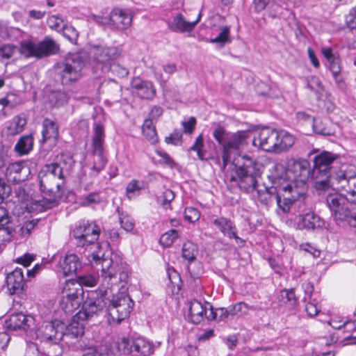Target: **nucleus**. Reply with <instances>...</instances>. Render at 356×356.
<instances>
[{"label": "nucleus", "mask_w": 356, "mask_h": 356, "mask_svg": "<svg viewBox=\"0 0 356 356\" xmlns=\"http://www.w3.org/2000/svg\"><path fill=\"white\" fill-rule=\"evenodd\" d=\"M212 134L221 149L222 170L225 169L232 156L238 155L233 160L236 176H232L229 181L236 182L238 187L247 193L253 191L259 177V164L254 158L247 154H238L248 144L250 131L228 132L225 127L218 124Z\"/></svg>", "instance_id": "f257e3e1"}, {"label": "nucleus", "mask_w": 356, "mask_h": 356, "mask_svg": "<svg viewBox=\"0 0 356 356\" xmlns=\"http://www.w3.org/2000/svg\"><path fill=\"white\" fill-rule=\"evenodd\" d=\"M91 258L92 265H101L103 283L97 290L88 293L81 310L76 314L77 318L81 321L89 320L102 312L107 305L111 287L118 282L127 283L131 274L129 266L117 255L108 257L99 250L91 254Z\"/></svg>", "instance_id": "f03ea898"}, {"label": "nucleus", "mask_w": 356, "mask_h": 356, "mask_svg": "<svg viewBox=\"0 0 356 356\" xmlns=\"http://www.w3.org/2000/svg\"><path fill=\"white\" fill-rule=\"evenodd\" d=\"M318 153L313 159L312 179H315V187L318 190H325L330 186V179L334 173L332 172L333 165L339 156L327 151L314 149L309 155Z\"/></svg>", "instance_id": "7ed1b4c3"}, {"label": "nucleus", "mask_w": 356, "mask_h": 356, "mask_svg": "<svg viewBox=\"0 0 356 356\" xmlns=\"http://www.w3.org/2000/svg\"><path fill=\"white\" fill-rule=\"evenodd\" d=\"M326 202L338 225L346 222L349 226L356 229V204L353 199L340 193L328 194Z\"/></svg>", "instance_id": "20e7f679"}, {"label": "nucleus", "mask_w": 356, "mask_h": 356, "mask_svg": "<svg viewBox=\"0 0 356 356\" xmlns=\"http://www.w3.org/2000/svg\"><path fill=\"white\" fill-rule=\"evenodd\" d=\"M276 189V202L284 213L289 212L291 207L300 209L305 206L306 195L304 187L298 188L291 182H288Z\"/></svg>", "instance_id": "39448f33"}, {"label": "nucleus", "mask_w": 356, "mask_h": 356, "mask_svg": "<svg viewBox=\"0 0 356 356\" xmlns=\"http://www.w3.org/2000/svg\"><path fill=\"white\" fill-rule=\"evenodd\" d=\"M38 177L40 191L44 195L43 200L41 201L40 206L45 210L56 207L62 196L61 188L65 184V180L41 171Z\"/></svg>", "instance_id": "423d86ee"}, {"label": "nucleus", "mask_w": 356, "mask_h": 356, "mask_svg": "<svg viewBox=\"0 0 356 356\" xmlns=\"http://www.w3.org/2000/svg\"><path fill=\"white\" fill-rule=\"evenodd\" d=\"M84 66L85 63L81 56L77 54H73L58 63L54 66V69L57 79L61 83L70 85L81 78Z\"/></svg>", "instance_id": "0eeeda50"}, {"label": "nucleus", "mask_w": 356, "mask_h": 356, "mask_svg": "<svg viewBox=\"0 0 356 356\" xmlns=\"http://www.w3.org/2000/svg\"><path fill=\"white\" fill-rule=\"evenodd\" d=\"M133 306V300L123 293L113 296L111 300L107 296L108 323L110 325L120 323L129 316Z\"/></svg>", "instance_id": "6e6552de"}, {"label": "nucleus", "mask_w": 356, "mask_h": 356, "mask_svg": "<svg viewBox=\"0 0 356 356\" xmlns=\"http://www.w3.org/2000/svg\"><path fill=\"white\" fill-rule=\"evenodd\" d=\"M59 51V45L49 36L37 44L30 41L21 42L19 53L26 58L35 57L42 58L56 54Z\"/></svg>", "instance_id": "1a4fd4ad"}, {"label": "nucleus", "mask_w": 356, "mask_h": 356, "mask_svg": "<svg viewBox=\"0 0 356 356\" xmlns=\"http://www.w3.org/2000/svg\"><path fill=\"white\" fill-rule=\"evenodd\" d=\"M100 228L88 221L79 222L72 230L71 235L77 248H86L93 245L99 238Z\"/></svg>", "instance_id": "9d476101"}, {"label": "nucleus", "mask_w": 356, "mask_h": 356, "mask_svg": "<svg viewBox=\"0 0 356 356\" xmlns=\"http://www.w3.org/2000/svg\"><path fill=\"white\" fill-rule=\"evenodd\" d=\"M5 327L9 331L16 332L19 335H29L35 330V319L22 312L14 313L5 321Z\"/></svg>", "instance_id": "9b49d317"}, {"label": "nucleus", "mask_w": 356, "mask_h": 356, "mask_svg": "<svg viewBox=\"0 0 356 356\" xmlns=\"http://www.w3.org/2000/svg\"><path fill=\"white\" fill-rule=\"evenodd\" d=\"M65 323L54 320L42 325L39 329L37 337L42 343L47 345H57L63 339Z\"/></svg>", "instance_id": "f8f14e48"}, {"label": "nucleus", "mask_w": 356, "mask_h": 356, "mask_svg": "<svg viewBox=\"0 0 356 356\" xmlns=\"http://www.w3.org/2000/svg\"><path fill=\"white\" fill-rule=\"evenodd\" d=\"M330 186L344 191L350 196V199H355L356 174L346 170L336 171L331 177Z\"/></svg>", "instance_id": "ddd939ff"}, {"label": "nucleus", "mask_w": 356, "mask_h": 356, "mask_svg": "<svg viewBox=\"0 0 356 356\" xmlns=\"http://www.w3.org/2000/svg\"><path fill=\"white\" fill-rule=\"evenodd\" d=\"M132 14L129 10L115 8L111 12L108 18H102L99 23L107 24L111 29L124 30L129 28L132 22Z\"/></svg>", "instance_id": "4468645a"}, {"label": "nucleus", "mask_w": 356, "mask_h": 356, "mask_svg": "<svg viewBox=\"0 0 356 356\" xmlns=\"http://www.w3.org/2000/svg\"><path fill=\"white\" fill-rule=\"evenodd\" d=\"M254 145H259L266 152H277L279 144V132L270 127H264L252 140Z\"/></svg>", "instance_id": "2eb2a0df"}, {"label": "nucleus", "mask_w": 356, "mask_h": 356, "mask_svg": "<svg viewBox=\"0 0 356 356\" xmlns=\"http://www.w3.org/2000/svg\"><path fill=\"white\" fill-rule=\"evenodd\" d=\"M298 225L300 229L315 230L323 226V220L314 211L305 210L303 207L298 209Z\"/></svg>", "instance_id": "dca6fc26"}, {"label": "nucleus", "mask_w": 356, "mask_h": 356, "mask_svg": "<svg viewBox=\"0 0 356 356\" xmlns=\"http://www.w3.org/2000/svg\"><path fill=\"white\" fill-rule=\"evenodd\" d=\"M212 223L224 235L229 238H234L236 243L242 245L245 243V241L237 235V228L231 219L222 216L217 217L212 221Z\"/></svg>", "instance_id": "f3484780"}, {"label": "nucleus", "mask_w": 356, "mask_h": 356, "mask_svg": "<svg viewBox=\"0 0 356 356\" xmlns=\"http://www.w3.org/2000/svg\"><path fill=\"white\" fill-rule=\"evenodd\" d=\"M8 290L10 294H19L24 291L25 280L23 269L16 268L6 278Z\"/></svg>", "instance_id": "a211bd4d"}, {"label": "nucleus", "mask_w": 356, "mask_h": 356, "mask_svg": "<svg viewBox=\"0 0 356 356\" xmlns=\"http://www.w3.org/2000/svg\"><path fill=\"white\" fill-rule=\"evenodd\" d=\"M293 174V178L305 184L309 177L312 178V169L310 168L309 162L306 159H298L294 161L291 168L289 170Z\"/></svg>", "instance_id": "6ab92c4d"}, {"label": "nucleus", "mask_w": 356, "mask_h": 356, "mask_svg": "<svg viewBox=\"0 0 356 356\" xmlns=\"http://www.w3.org/2000/svg\"><path fill=\"white\" fill-rule=\"evenodd\" d=\"M30 173L29 168L24 163L9 164L6 175L8 181L19 183L24 181Z\"/></svg>", "instance_id": "aec40b11"}, {"label": "nucleus", "mask_w": 356, "mask_h": 356, "mask_svg": "<svg viewBox=\"0 0 356 356\" xmlns=\"http://www.w3.org/2000/svg\"><path fill=\"white\" fill-rule=\"evenodd\" d=\"M201 18L200 13L195 21L190 22L186 21L181 13H178L174 17L172 22L168 23V28L170 31L177 33H185L193 31Z\"/></svg>", "instance_id": "412c9836"}, {"label": "nucleus", "mask_w": 356, "mask_h": 356, "mask_svg": "<svg viewBox=\"0 0 356 356\" xmlns=\"http://www.w3.org/2000/svg\"><path fill=\"white\" fill-rule=\"evenodd\" d=\"M131 86L141 99H152L156 95V89L152 82L149 81L134 79L131 82Z\"/></svg>", "instance_id": "4be33fe9"}, {"label": "nucleus", "mask_w": 356, "mask_h": 356, "mask_svg": "<svg viewBox=\"0 0 356 356\" xmlns=\"http://www.w3.org/2000/svg\"><path fill=\"white\" fill-rule=\"evenodd\" d=\"M288 177L285 167L282 164L277 163H273L270 170V174L268 175L272 186L275 188L282 186V185L289 182Z\"/></svg>", "instance_id": "5701e85b"}, {"label": "nucleus", "mask_w": 356, "mask_h": 356, "mask_svg": "<svg viewBox=\"0 0 356 356\" xmlns=\"http://www.w3.org/2000/svg\"><path fill=\"white\" fill-rule=\"evenodd\" d=\"M59 266L63 274L65 276H68L76 273L77 270L81 268V262L75 254H70L60 259Z\"/></svg>", "instance_id": "b1692460"}, {"label": "nucleus", "mask_w": 356, "mask_h": 356, "mask_svg": "<svg viewBox=\"0 0 356 356\" xmlns=\"http://www.w3.org/2000/svg\"><path fill=\"white\" fill-rule=\"evenodd\" d=\"M42 142L49 141L55 144L58 137V127L53 120L45 118L42 122Z\"/></svg>", "instance_id": "393cba45"}, {"label": "nucleus", "mask_w": 356, "mask_h": 356, "mask_svg": "<svg viewBox=\"0 0 356 356\" xmlns=\"http://www.w3.org/2000/svg\"><path fill=\"white\" fill-rule=\"evenodd\" d=\"M63 336L61 341L69 346L74 343V340L81 337L83 334V329L79 323L74 322L67 325L65 324V330L63 332Z\"/></svg>", "instance_id": "a878e982"}, {"label": "nucleus", "mask_w": 356, "mask_h": 356, "mask_svg": "<svg viewBox=\"0 0 356 356\" xmlns=\"http://www.w3.org/2000/svg\"><path fill=\"white\" fill-rule=\"evenodd\" d=\"M63 336L61 341L69 346L74 343V340L81 337L83 334V329L79 323L74 322L67 325L65 324V330L63 332Z\"/></svg>", "instance_id": "bb28decb"}, {"label": "nucleus", "mask_w": 356, "mask_h": 356, "mask_svg": "<svg viewBox=\"0 0 356 356\" xmlns=\"http://www.w3.org/2000/svg\"><path fill=\"white\" fill-rule=\"evenodd\" d=\"M63 336L61 341L69 346L74 343V340L81 337L83 334V329L79 323L74 322L67 325L65 324V330L63 332Z\"/></svg>", "instance_id": "cd10ccee"}, {"label": "nucleus", "mask_w": 356, "mask_h": 356, "mask_svg": "<svg viewBox=\"0 0 356 356\" xmlns=\"http://www.w3.org/2000/svg\"><path fill=\"white\" fill-rule=\"evenodd\" d=\"M132 356H149L154 353L152 343L143 338L132 340Z\"/></svg>", "instance_id": "c85d7f7f"}, {"label": "nucleus", "mask_w": 356, "mask_h": 356, "mask_svg": "<svg viewBox=\"0 0 356 356\" xmlns=\"http://www.w3.org/2000/svg\"><path fill=\"white\" fill-rule=\"evenodd\" d=\"M206 302L202 304L196 299L189 302V320L194 324H198L204 319V313L206 312Z\"/></svg>", "instance_id": "c756f323"}, {"label": "nucleus", "mask_w": 356, "mask_h": 356, "mask_svg": "<svg viewBox=\"0 0 356 356\" xmlns=\"http://www.w3.org/2000/svg\"><path fill=\"white\" fill-rule=\"evenodd\" d=\"M118 56V51L116 47H98L94 53L95 59L100 63L106 65L107 63L113 60ZM105 67H107L105 65Z\"/></svg>", "instance_id": "7c9ffc66"}, {"label": "nucleus", "mask_w": 356, "mask_h": 356, "mask_svg": "<svg viewBox=\"0 0 356 356\" xmlns=\"http://www.w3.org/2000/svg\"><path fill=\"white\" fill-rule=\"evenodd\" d=\"M93 165L91 168V176L97 177L103 170L107 163L104 148H92Z\"/></svg>", "instance_id": "2f4dec72"}, {"label": "nucleus", "mask_w": 356, "mask_h": 356, "mask_svg": "<svg viewBox=\"0 0 356 356\" xmlns=\"http://www.w3.org/2000/svg\"><path fill=\"white\" fill-rule=\"evenodd\" d=\"M11 218L9 212L3 207H0V232H6L8 236H11L15 232Z\"/></svg>", "instance_id": "473e14b6"}, {"label": "nucleus", "mask_w": 356, "mask_h": 356, "mask_svg": "<svg viewBox=\"0 0 356 356\" xmlns=\"http://www.w3.org/2000/svg\"><path fill=\"white\" fill-rule=\"evenodd\" d=\"M257 196L261 203L267 205L274 200L276 201L277 189L273 186L265 187L264 189H258Z\"/></svg>", "instance_id": "72a5a7b5"}, {"label": "nucleus", "mask_w": 356, "mask_h": 356, "mask_svg": "<svg viewBox=\"0 0 356 356\" xmlns=\"http://www.w3.org/2000/svg\"><path fill=\"white\" fill-rule=\"evenodd\" d=\"M331 123L328 120H321L319 119H313V129L316 134L322 136H332L334 130L331 127Z\"/></svg>", "instance_id": "f704fd0d"}, {"label": "nucleus", "mask_w": 356, "mask_h": 356, "mask_svg": "<svg viewBox=\"0 0 356 356\" xmlns=\"http://www.w3.org/2000/svg\"><path fill=\"white\" fill-rule=\"evenodd\" d=\"M33 138L31 134L22 136L15 146V151L19 154H28L33 148Z\"/></svg>", "instance_id": "c9c22d12"}, {"label": "nucleus", "mask_w": 356, "mask_h": 356, "mask_svg": "<svg viewBox=\"0 0 356 356\" xmlns=\"http://www.w3.org/2000/svg\"><path fill=\"white\" fill-rule=\"evenodd\" d=\"M197 253V247L195 243L191 241H187L183 244L181 257L183 259L188 261L189 264L196 259Z\"/></svg>", "instance_id": "e433bc0d"}, {"label": "nucleus", "mask_w": 356, "mask_h": 356, "mask_svg": "<svg viewBox=\"0 0 356 356\" xmlns=\"http://www.w3.org/2000/svg\"><path fill=\"white\" fill-rule=\"evenodd\" d=\"M281 300L289 309H294L298 305V298L294 289H282L280 291Z\"/></svg>", "instance_id": "4c0bfd02"}, {"label": "nucleus", "mask_w": 356, "mask_h": 356, "mask_svg": "<svg viewBox=\"0 0 356 356\" xmlns=\"http://www.w3.org/2000/svg\"><path fill=\"white\" fill-rule=\"evenodd\" d=\"M142 131L145 137L152 143L158 141L156 127L151 119H145L142 126Z\"/></svg>", "instance_id": "58836bf2"}, {"label": "nucleus", "mask_w": 356, "mask_h": 356, "mask_svg": "<svg viewBox=\"0 0 356 356\" xmlns=\"http://www.w3.org/2000/svg\"><path fill=\"white\" fill-rule=\"evenodd\" d=\"M104 138L105 133L104 126L100 124L95 123L92 148H104Z\"/></svg>", "instance_id": "ea45409f"}, {"label": "nucleus", "mask_w": 356, "mask_h": 356, "mask_svg": "<svg viewBox=\"0 0 356 356\" xmlns=\"http://www.w3.org/2000/svg\"><path fill=\"white\" fill-rule=\"evenodd\" d=\"M68 101L67 95L62 91H53L48 95V102L51 107H59Z\"/></svg>", "instance_id": "a19ab883"}, {"label": "nucleus", "mask_w": 356, "mask_h": 356, "mask_svg": "<svg viewBox=\"0 0 356 356\" xmlns=\"http://www.w3.org/2000/svg\"><path fill=\"white\" fill-rule=\"evenodd\" d=\"M26 124V120L24 118L20 116L14 117L8 127V134L16 135L21 133Z\"/></svg>", "instance_id": "79ce46f5"}, {"label": "nucleus", "mask_w": 356, "mask_h": 356, "mask_svg": "<svg viewBox=\"0 0 356 356\" xmlns=\"http://www.w3.org/2000/svg\"><path fill=\"white\" fill-rule=\"evenodd\" d=\"M41 172L46 174H50L54 177L63 180H65V176L66 174L63 168L56 162L45 165Z\"/></svg>", "instance_id": "37998d69"}, {"label": "nucleus", "mask_w": 356, "mask_h": 356, "mask_svg": "<svg viewBox=\"0 0 356 356\" xmlns=\"http://www.w3.org/2000/svg\"><path fill=\"white\" fill-rule=\"evenodd\" d=\"M97 283V278L91 274H86L78 276L77 285L79 290L83 291V286L92 287Z\"/></svg>", "instance_id": "c03bdc74"}, {"label": "nucleus", "mask_w": 356, "mask_h": 356, "mask_svg": "<svg viewBox=\"0 0 356 356\" xmlns=\"http://www.w3.org/2000/svg\"><path fill=\"white\" fill-rule=\"evenodd\" d=\"M230 29L229 26H222L221 31L218 35L209 40L211 43L219 44L220 47H223L226 43L230 42L229 38Z\"/></svg>", "instance_id": "a18cd8bd"}, {"label": "nucleus", "mask_w": 356, "mask_h": 356, "mask_svg": "<svg viewBox=\"0 0 356 356\" xmlns=\"http://www.w3.org/2000/svg\"><path fill=\"white\" fill-rule=\"evenodd\" d=\"M295 142V138L293 136L289 133H284L281 138L279 135V144L277 146V151L281 152L284 150H287L289 148L291 147Z\"/></svg>", "instance_id": "49530a36"}, {"label": "nucleus", "mask_w": 356, "mask_h": 356, "mask_svg": "<svg viewBox=\"0 0 356 356\" xmlns=\"http://www.w3.org/2000/svg\"><path fill=\"white\" fill-rule=\"evenodd\" d=\"M178 237L177 230L170 229L161 235L159 243L164 247H170Z\"/></svg>", "instance_id": "de8ad7c7"}, {"label": "nucleus", "mask_w": 356, "mask_h": 356, "mask_svg": "<svg viewBox=\"0 0 356 356\" xmlns=\"http://www.w3.org/2000/svg\"><path fill=\"white\" fill-rule=\"evenodd\" d=\"M190 150L196 152L199 159L201 161L206 160L204 157L206 151L204 149V138L202 134H200L196 138L193 145L190 147Z\"/></svg>", "instance_id": "09e8293b"}, {"label": "nucleus", "mask_w": 356, "mask_h": 356, "mask_svg": "<svg viewBox=\"0 0 356 356\" xmlns=\"http://www.w3.org/2000/svg\"><path fill=\"white\" fill-rule=\"evenodd\" d=\"M156 153L161 157V159L158 161L160 165H166L171 169L177 168L178 164L167 152L161 150H156Z\"/></svg>", "instance_id": "8fccbe9b"}, {"label": "nucleus", "mask_w": 356, "mask_h": 356, "mask_svg": "<svg viewBox=\"0 0 356 356\" xmlns=\"http://www.w3.org/2000/svg\"><path fill=\"white\" fill-rule=\"evenodd\" d=\"M56 163L63 168L65 173H68L74 161L72 156L63 154L57 158Z\"/></svg>", "instance_id": "3c124183"}, {"label": "nucleus", "mask_w": 356, "mask_h": 356, "mask_svg": "<svg viewBox=\"0 0 356 356\" xmlns=\"http://www.w3.org/2000/svg\"><path fill=\"white\" fill-rule=\"evenodd\" d=\"M1 99L10 113L14 107L21 103L20 98L14 93H8L5 97Z\"/></svg>", "instance_id": "603ef678"}, {"label": "nucleus", "mask_w": 356, "mask_h": 356, "mask_svg": "<svg viewBox=\"0 0 356 356\" xmlns=\"http://www.w3.org/2000/svg\"><path fill=\"white\" fill-rule=\"evenodd\" d=\"M83 294V291H81L79 289H75L66 295V304H70L72 308H76L80 304L79 296Z\"/></svg>", "instance_id": "864d4df0"}, {"label": "nucleus", "mask_w": 356, "mask_h": 356, "mask_svg": "<svg viewBox=\"0 0 356 356\" xmlns=\"http://www.w3.org/2000/svg\"><path fill=\"white\" fill-rule=\"evenodd\" d=\"M306 81L307 88L311 91H313L316 93H320L323 90L322 83L318 77L316 76H311L307 77Z\"/></svg>", "instance_id": "5fc2aeb1"}, {"label": "nucleus", "mask_w": 356, "mask_h": 356, "mask_svg": "<svg viewBox=\"0 0 356 356\" xmlns=\"http://www.w3.org/2000/svg\"><path fill=\"white\" fill-rule=\"evenodd\" d=\"M108 70L119 78L125 77L129 74L128 69L118 63H112L108 67Z\"/></svg>", "instance_id": "6e6d98bb"}, {"label": "nucleus", "mask_w": 356, "mask_h": 356, "mask_svg": "<svg viewBox=\"0 0 356 356\" xmlns=\"http://www.w3.org/2000/svg\"><path fill=\"white\" fill-rule=\"evenodd\" d=\"M17 51L19 52V47L13 44H3L0 47V56L3 58L8 59Z\"/></svg>", "instance_id": "4d7b16f0"}, {"label": "nucleus", "mask_w": 356, "mask_h": 356, "mask_svg": "<svg viewBox=\"0 0 356 356\" xmlns=\"http://www.w3.org/2000/svg\"><path fill=\"white\" fill-rule=\"evenodd\" d=\"M61 31L63 35L69 40L71 42L74 43L77 40L79 33L72 26H63Z\"/></svg>", "instance_id": "13d9d810"}, {"label": "nucleus", "mask_w": 356, "mask_h": 356, "mask_svg": "<svg viewBox=\"0 0 356 356\" xmlns=\"http://www.w3.org/2000/svg\"><path fill=\"white\" fill-rule=\"evenodd\" d=\"M132 340L123 337L118 343V348L120 352L123 354H131L132 353Z\"/></svg>", "instance_id": "bf43d9fd"}, {"label": "nucleus", "mask_w": 356, "mask_h": 356, "mask_svg": "<svg viewBox=\"0 0 356 356\" xmlns=\"http://www.w3.org/2000/svg\"><path fill=\"white\" fill-rule=\"evenodd\" d=\"M120 223L122 228L127 232L133 230L134 227V220L128 215H124L122 213H120Z\"/></svg>", "instance_id": "052dcab7"}, {"label": "nucleus", "mask_w": 356, "mask_h": 356, "mask_svg": "<svg viewBox=\"0 0 356 356\" xmlns=\"http://www.w3.org/2000/svg\"><path fill=\"white\" fill-rule=\"evenodd\" d=\"M329 67L334 77H337L341 72L340 58L339 55L327 61Z\"/></svg>", "instance_id": "680f3d73"}, {"label": "nucleus", "mask_w": 356, "mask_h": 356, "mask_svg": "<svg viewBox=\"0 0 356 356\" xmlns=\"http://www.w3.org/2000/svg\"><path fill=\"white\" fill-rule=\"evenodd\" d=\"M47 24L49 27L51 29H54L57 31H60L62 30L63 24V19L58 16H51L47 19Z\"/></svg>", "instance_id": "e2e57ef3"}, {"label": "nucleus", "mask_w": 356, "mask_h": 356, "mask_svg": "<svg viewBox=\"0 0 356 356\" xmlns=\"http://www.w3.org/2000/svg\"><path fill=\"white\" fill-rule=\"evenodd\" d=\"M182 134L180 131L175 130L169 136L165 137V142L168 144L179 145L181 143Z\"/></svg>", "instance_id": "0e129e2a"}, {"label": "nucleus", "mask_w": 356, "mask_h": 356, "mask_svg": "<svg viewBox=\"0 0 356 356\" xmlns=\"http://www.w3.org/2000/svg\"><path fill=\"white\" fill-rule=\"evenodd\" d=\"M102 200L101 196L98 193H90L83 197L81 204L83 206H88L91 204L99 203Z\"/></svg>", "instance_id": "69168bd1"}, {"label": "nucleus", "mask_w": 356, "mask_h": 356, "mask_svg": "<svg viewBox=\"0 0 356 356\" xmlns=\"http://www.w3.org/2000/svg\"><path fill=\"white\" fill-rule=\"evenodd\" d=\"M144 188V182L143 181H138L136 179H133L130 182L128 183L126 192L127 193H133L136 191H139Z\"/></svg>", "instance_id": "338daca9"}, {"label": "nucleus", "mask_w": 356, "mask_h": 356, "mask_svg": "<svg viewBox=\"0 0 356 356\" xmlns=\"http://www.w3.org/2000/svg\"><path fill=\"white\" fill-rule=\"evenodd\" d=\"M168 276L170 282L173 286L179 287L181 283V277L179 274L174 269H168Z\"/></svg>", "instance_id": "774afa93"}]
</instances>
